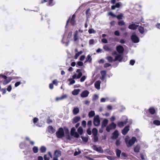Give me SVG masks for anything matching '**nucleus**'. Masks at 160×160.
<instances>
[{"label": "nucleus", "mask_w": 160, "mask_h": 160, "mask_svg": "<svg viewBox=\"0 0 160 160\" xmlns=\"http://www.w3.org/2000/svg\"><path fill=\"white\" fill-rule=\"evenodd\" d=\"M137 139L136 137H133L131 139L128 140V138H126L125 139V141L127 147H129L133 145L135 142L136 141Z\"/></svg>", "instance_id": "f257e3e1"}, {"label": "nucleus", "mask_w": 160, "mask_h": 160, "mask_svg": "<svg viewBox=\"0 0 160 160\" xmlns=\"http://www.w3.org/2000/svg\"><path fill=\"white\" fill-rule=\"evenodd\" d=\"M57 137L58 138H61L65 136L64 132L62 128H59L56 133Z\"/></svg>", "instance_id": "f03ea898"}, {"label": "nucleus", "mask_w": 160, "mask_h": 160, "mask_svg": "<svg viewBox=\"0 0 160 160\" xmlns=\"http://www.w3.org/2000/svg\"><path fill=\"white\" fill-rule=\"evenodd\" d=\"M76 15L75 14H74L72 15L71 18L70 19V17L68 18V20L67 22V23L66 24V27L68 25L69 22H70V23L72 25H74L75 23L76 22V21L75 20Z\"/></svg>", "instance_id": "7ed1b4c3"}, {"label": "nucleus", "mask_w": 160, "mask_h": 160, "mask_svg": "<svg viewBox=\"0 0 160 160\" xmlns=\"http://www.w3.org/2000/svg\"><path fill=\"white\" fill-rule=\"evenodd\" d=\"M108 15L111 16L113 18L116 17L118 20L122 19L123 17V15L122 13H121L120 14L117 16L114 14L112 12H110L108 13Z\"/></svg>", "instance_id": "20e7f679"}, {"label": "nucleus", "mask_w": 160, "mask_h": 160, "mask_svg": "<svg viewBox=\"0 0 160 160\" xmlns=\"http://www.w3.org/2000/svg\"><path fill=\"white\" fill-rule=\"evenodd\" d=\"M100 120L98 115H96L93 118V124L96 126L99 125L100 124Z\"/></svg>", "instance_id": "39448f33"}, {"label": "nucleus", "mask_w": 160, "mask_h": 160, "mask_svg": "<svg viewBox=\"0 0 160 160\" xmlns=\"http://www.w3.org/2000/svg\"><path fill=\"white\" fill-rule=\"evenodd\" d=\"M61 155V151L58 150H55L54 153V157L52 160H58V158Z\"/></svg>", "instance_id": "423d86ee"}, {"label": "nucleus", "mask_w": 160, "mask_h": 160, "mask_svg": "<svg viewBox=\"0 0 160 160\" xmlns=\"http://www.w3.org/2000/svg\"><path fill=\"white\" fill-rule=\"evenodd\" d=\"M9 81L7 80V77L6 76L2 75L0 76V82H3L4 84H7L9 82Z\"/></svg>", "instance_id": "0eeeda50"}, {"label": "nucleus", "mask_w": 160, "mask_h": 160, "mask_svg": "<svg viewBox=\"0 0 160 160\" xmlns=\"http://www.w3.org/2000/svg\"><path fill=\"white\" fill-rule=\"evenodd\" d=\"M132 41L135 43L139 42V40L138 37L136 34H132L131 37Z\"/></svg>", "instance_id": "6e6552de"}, {"label": "nucleus", "mask_w": 160, "mask_h": 160, "mask_svg": "<svg viewBox=\"0 0 160 160\" xmlns=\"http://www.w3.org/2000/svg\"><path fill=\"white\" fill-rule=\"evenodd\" d=\"M92 148L94 150H95L97 152H99L101 153H102L103 152V149L100 146L99 147H97V145H95L92 146Z\"/></svg>", "instance_id": "1a4fd4ad"}, {"label": "nucleus", "mask_w": 160, "mask_h": 160, "mask_svg": "<svg viewBox=\"0 0 160 160\" xmlns=\"http://www.w3.org/2000/svg\"><path fill=\"white\" fill-rule=\"evenodd\" d=\"M129 126L128 125L125 126L122 131V133L123 135H125L129 130Z\"/></svg>", "instance_id": "9d476101"}, {"label": "nucleus", "mask_w": 160, "mask_h": 160, "mask_svg": "<svg viewBox=\"0 0 160 160\" xmlns=\"http://www.w3.org/2000/svg\"><path fill=\"white\" fill-rule=\"evenodd\" d=\"M128 119H126L124 122H119L117 123V126L118 127L120 128L122 127L124 125L126 124V123L128 122Z\"/></svg>", "instance_id": "9b49d317"}, {"label": "nucleus", "mask_w": 160, "mask_h": 160, "mask_svg": "<svg viewBox=\"0 0 160 160\" xmlns=\"http://www.w3.org/2000/svg\"><path fill=\"white\" fill-rule=\"evenodd\" d=\"M112 139H116L118 137L119 134L117 130H115L112 134Z\"/></svg>", "instance_id": "f8f14e48"}, {"label": "nucleus", "mask_w": 160, "mask_h": 160, "mask_svg": "<svg viewBox=\"0 0 160 160\" xmlns=\"http://www.w3.org/2000/svg\"><path fill=\"white\" fill-rule=\"evenodd\" d=\"M100 73L102 75L100 79L102 81H103L106 76L107 72L105 70H102L100 72Z\"/></svg>", "instance_id": "ddd939ff"}, {"label": "nucleus", "mask_w": 160, "mask_h": 160, "mask_svg": "<svg viewBox=\"0 0 160 160\" xmlns=\"http://www.w3.org/2000/svg\"><path fill=\"white\" fill-rule=\"evenodd\" d=\"M116 50L118 52L120 53H122L124 50L123 47L121 45L117 46L116 47Z\"/></svg>", "instance_id": "4468645a"}, {"label": "nucleus", "mask_w": 160, "mask_h": 160, "mask_svg": "<svg viewBox=\"0 0 160 160\" xmlns=\"http://www.w3.org/2000/svg\"><path fill=\"white\" fill-rule=\"evenodd\" d=\"M89 93V92L88 90L84 91L81 94V97L82 98L86 97L88 96Z\"/></svg>", "instance_id": "2eb2a0df"}, {"label": "nucleus", "mask_w": 160, "mask_h": 160, "mask_svg": "<svg viewBox=\"0 0 160 160\" xmlns=\"http://www.w3.org/2000/svg\"><path fill=\"white\" fill-rule=\"evenodd\" d=\"M81 119V118L80 116H76L74 118L72 119V123L73 124H74L80 121Z\"/></svg>", "instance_id": "dca6fc26"}, {"label": "nucleus", "mask_w": 160, "mask_h": 160, "mask_svg": "<svg viewBox=\"0 0 160 160\" xmlns=\"http://www.w3.org/2000/svg\"><path fill=\"white\" fill-rule=\"evenodd\" d=\"M138 26V25H136L135 24H132L130 25L128 28L130 29L134 30L136 29Z\"/></svg>", "instance_id": "f3484780"}, {"label": "nucleus", "mask_w": 160, "mask_h": 160, "mask_svg": "<svg viewBox=\"0 0 160 160\" xmlns=\"http://www.w3.org/2000/svg\"><path fill=\"white\" fill-rule=\"evenodd\" d=\"M122 57L121 55L118 54L115 57L114 61L115 62L117 60H118L119 62H121L122 61Z\"/></svg>", "instance_id": "a211bd4d"}, {"label": "nucleus", "mask_w": 160, "mask_h": 160, "mask_svg": "<svg viewBox=\"0 0 160 160\" xmlns=\"http://www.w3.org/2000/svg\"><path fill=\"white\" fill-rule=\"evenodd\" d=\"M149 112L151 114H154L156 113V110L153 107H150L148 110Z\"/></svg>", "instance_id": "6ab92c4d"}, {"label": "nucleus", "mask_w": 160, "mask_h": 160, "mask_svg": "<svg viewBox=\"0 0 160 160\" xmlns=\"http://www.w3.org/2000/svg\"><path fill=\"white\" fill-rule=\"evenodd\" d=\"M48 132L51 133H53L55 132V130L52 126H49L48 127Z\"/></svg>", "instance_id": "aec40b11"}, {"label": "nucleus", "mask_w": 160, "mask_h": 160, "mask_svg": "<svg viewBox=\"0 0 160 160\" xmlns=\"http://www.w3.org/2000/svg\"><path fill=\"white\" fill-rule=\"evenodd\" d=\"M101 83V82L99 80L95 82L94 86L96 88L98 89H100Z\"/></svg>", "instance_id": "412c9836"}, {"label": "nucleus", "mask_w": 160, "mask_h": 160, "mask_svg": "<svg viewBox=\"0 0 160 160\" xmlns=\"http://www.w3.org/2000/svg\"><path fill=\"white\" fill-rule=\"evenodd\" d=\"M108 123V120L106 119L103 120L102 122V128H104L106 126Z\"/></svg>", "instance_id": "4be33fe9"}, {"label": "nucleus", "mask_w": 160, "mask_h": 160, "mask_svg": "<svg viewBox=\"0 0 160 160\" xmlns=\"http://www.w3.org/2000/svg\"><path fill=\"white\" fill-rule=\"evenodd\" d=\"M67 98V96L66 94H64L62 95L61 97H57L56 98V100L57 101L62 100L64 99H65Z\"/></svg>", "instance_id": "5701e85b"}, {"label": "nucleus", "mask_w": 160, "mask_h": 160, "mask_svg": "<svg viewBox=\"0 0 160 160\" xmlns=\"http://www.w3.org/2000/svg\"><path fill=\"white\" fill-rule=\"evenodd\" d=\"M81 70L80 69H78L76 71L77 72H79L77 76V78H79L82 75V73L81 72Z\"/></svg>", "instance_id": "b1692460"}, {"label": "nucleus", "mask_w": 160, "mask_h": 160, "mask_svg": "<svg viewBox=\"0 0 160 160\" xmlns=\"http://www.w3.org/2000/svg\"><path fill=\"white\" fill-rule=\"evenodd\" d=\"M120 4L119 2L117 3L115 5H112L111 6V9L114 10L116 8H119L120 7Z\"/></svg>", "instance_id": "393cba45"}, {"label": "nucleus", "mask_w": 160, "mask_h": 160, "mask_svg": "<svg viewBox=\"0 0 160 160\" xmlns=\"http://www.w3.org/2000/svg\"><path fill=\"white\" fill-rule=\"evenodd\" d=\"M80 91L79 89H75L72 91V93L73 95H77L78 94Z\"/></svg>", "instance_id": "a878e982"}, {"label": "nucleus", "mask_w": 160, "mask_h": 160, "mask_svg": "<svg viewBox=\"0 0 160 160\" xmlns=\"http://www.w3.org/2000/svg\"><path fill=\"white\" fill-rule=\"evenodd\" d=\"M73 39L75 41H77L78 39V31L77 30L74 32Z\"/></svg>", "instance_id": "bb28decb"}, {"label": "nucleus", "mask_w": 160, "mask_h": 160, "mask_svg": "<svg viewBox=\"0 0 160 160\" xmlns=\"http://www.w3.org/2000/svg\"><path fill=\"white\" fill-rule=\"evenodd\" d=\"M103 48L107 51H112V49L107 45H105L103 46Z\"/></svg>", "instance_id": "cd10ccee"}, {"label": "nucleus", "mask_w": 160, "mask_h": 160, "mask_svg": "<svg viewBox=\"0 0 160 160\" xmlns=\"http://www.w3.org/2000/svg\"><path fill=\"white\" fill-rule=\"evenodd\" d=\"M116 155L118 158H119L121 154V150L117 149L116 150Z\"/></svg>", "instance_id": "c85d7f7f"}, {"label": "nucleus", "mask_w": 160, "mask_h": 160, "mask_svg": "<svg viewBox=\"0 0 160 160\" xmlns=\"http://www.w3.org/2000/svg\"><path fill=\"white\" fill-rule=\"evenodd\" d=\"M106 59L109 62H114V59H113V58L111 56H107L106 58Z\"/></svg>", "instance_id": "c756f323"}, {"label": "nucleus", "mask_w": 160, "mask_h": 160, "mask_svg": "<svg viewBox=\"0 0 160 160\" xmlns=\"http://www.w3.org/2000/svg\"><path fill=\"white\" fill-rule=\"evenodd\" d=\"M79 112V109L78 108H74L73 110V113L74 115H77Z\"/></svg>", "instance_id": "7c9ffc66"}, {"label": "nucleus", "mask_w": 160, "mask_h": 160, "mask_svg": "<svg viewBox=\"0 0 160 160\" xmlns=\"http://www.w3.org/2000/svg\"><path fill=\"white\" fill-rule=\"evenodd\" d=\"M40 150L41 153H44L46 151V148L45 147L42 146L40 148Z\"/></svg>", "instance_id": "2f4dec72"}, {"label": "nucleus", "mask_w": 160, "mask_h": 160, "mask_svg": "<svg viewBox=\"0 0 160 160\" xmlns=\"http://www.w3.org/2000/svg\"><path fill=\"white\" fill-rule=\"evenodd\" d=\"M140 147L139 146L137 145L134 148V152H140Z\"/></svg>", "instance_id": "473e14b6"}, {"label": "nucleus", "mask_w": 160, "mask_h": 160, "mask_svg": "<svg viewBox=\"0 0 160 160\" xmlns=\"http://www.w3.org/2000/svg\"><path fill=\"white\" fill-rule=\"evenodd\" d=\"M139 32L141 34H143L144 32V28L142 26H140L138 28Z\"/></svg>", "instance_id": "72a5a7b5"}, {"label": "nucleus", "mask_w": 160, "mask_h": 160, "mask_svg": "<svg viewBox=\"0 0 160 160\" xmlns=\"http://www.w3.org/2000/svg\"><path fill=\"white\" fill-rule=\"evenodd\" d=\"M109 126L112 129H115L116 127V124L113 122H112L111 124H109Z\"/></svg>", "instance_id": "f704fd0d"}, {"label": "nucleus", "mask_w": 160, "mask_h": 160, "mask_svg": "<svg viewBox=\"0 0 160 160\" xmlns=\"http://www.w3.org/2000/svg\"><path fill=\"white\" fill-rule=\"evenodd\" d=\"M95 115L94 111H91L89 112L88 116L89 118H91L93 117Z\"/></svg>", "instance_id": "c9c22d12"}, {"label": "nucleus", "mask_w": 160, "mask_h": 160, "mask_svg": "<svg viewBox=\"0 0 160 160\" xmlns=\"http://www.w3.org/2000/svg\"><path fill=\"white\" fill-rule=\"evenodd\" d=\"M78 132L80 135H81L82 134L83 130L81 127H80L78 128Z\"/></svg>", "instance_id": "e433bc0d"}, {"label": "nucleus", "mask_w": 160, "mask_h": 160, "mask_svg": "<svg viewBox=\"0 0 160 160\" xmlns=\"http://www.w3.org/2000/svg\"><path fill=\"white\" fill-rule=\"evenodd\" d=\"M121 158L122 159H126V158L127 157V155L126 153L125 152H122L121 153Z\"/></svg>", "instance_id": "4c0bfd02"}, {"label": "nucleus", "mask_w": 160, "mask_h": 160, "mask_svg": "<svg viewBox=\"0 0 160 160\" xmlns=\"http://www.w3.org/2000/svg\"><path fill=\"white\" fill-rule=\"evenodd\" d=\"M92 133L93 135H97L98 130L96 128H93L92 130Z\"/></svg>", "instance_id": "58836bf2"}, {"label": "nucleus", "mask_w": 160, "mask_h": 160, "mask_svg": "<svg viewBox=\"0 0 160 160\" xmlns=\"http://www.w3.org/2000/svg\"><path fill=\"white\" fill-rule=\"evenodd\" d=\"M153 123L157 126H159L160 125V121L158 120H155L153 121Z\"/></svg>", "instance_id": "ea45409f"}, {"label": "nucleus", "mask_w": 160, "mask_h": 160, "mask_svg": "<svg viewBox=\"0 0 160 160\" xmlns=\"http://www.w3.org/2000/svg\"><path fill=\"white\" fill-rule=\"evenodd\" d=\"M76 131V129L74 127H72L71 130V134L72 136H73L74 135V133L76 132L75 131Z\"/></svg>", "instance_id": "a19ab883"}, {"label": "nucleus", "mask_w": 160, "mask_h": 160, "mask_svg": "<svg viewBox=\"0 0 160 160\" xmlns=\"http://www.w3.org/2000/svg\"><path fill=\"white\" fill-rule=\"evenodd\" d=\"M118 25L119 26H122L125 25V23L123 20L121 21L118 22Z\"/></svg>", "instance_id": "79ce46f5"}, {"label": "nucleus", "mask_w": 160, "mask_h": 160, "mask_svg": "<svg viewBox=\"0 0 160 160\" xmlns=\"http://www.w3.org/2000/svg\"><path fill=\"white\" fill-rule=\"evenodd\" d=\"M65 133L67 136L69 137V131L67 128H64Z\"/></svg>", "instance_id": "37998d69"}, {"label": "nucleus", "mask_w": 160, "mask_h": 160, "mask_svg": "<svg viewBox=\"0 0 160 160\" xmlns=\"http://www.w3.org/2000/svg\"><path fill=\"white\" fill-rule=\"evenodd\" d=\"M83 63L81 61H78L77 63L76 67H78V66H82L83 65Z\"/></svg>", "instance_id": "c03bdc74"}, {"label": "nucleus", "mask_w": 160, "mask_h": 160, "mask_svg": "<svg viewBox=\"0 0 160 160\" xmlns=\"http://www.w3.org/2000/svg\"><path fill=\"white\" fill-rule=\"evenodd\" d=\"M33 152L34 153H37L38 152V149L37 147L34 146L32 148Z\"/></svg>", "instance_id": "a18cd8bd"}, {"label": "nucleus", "mask_w": 160, "mask_h": 160, "mask_svg": "<svg viewBox=\"0 0 160 160\" xmlns=\"http://www.w3.org/2000/svg\"><path fill=\"white\" fill-rule=\"evenodd\" d=\"M88 32L89 34L94 33L96 32L92 28L89 29L88 30Z\"/></svg>", "instance_id": "49530a36"}, {"label": "nucleus", "mask_w": 160, "mask_h": 160, "mask_svg": "<svg viewBox=\"0 0 160 160\" xmlns=\"http://www.w3.org/2000/svg\"><path fill=\"white\" fill-rule=\"evenodd\" d=\"M68 81H70L69 85H71L73 84L75 82V81L72 79H69Z\"/></svg>", "instance_id": "de8ad7c7"}, {"label": "nucleus", "mask_w": 160, "mask_h": 160, "mask_svg": "<svg viewBox=\"0 0 160 160\" xmlns=\"http://www.w3.org/2000/svg\"><path fill=\"white\" fill-rule=\"evenodd\" d=\"M94 137H93V142H98V136H97V135H93Z\"/></svg>", "instance_id": "09e8293b"}, {"label": "nucleus", "mask_w": 160, "mask_h": 160, "mask_svg": "<svg viewBox=\"0 0 160 160\" xmlns=\"http://www.w3.org/2000/svg\"><path fill=\"white\" fill-rule=\"evenodd\" d=\"M81 138L82 140L85 142H87L88 141V139L87 137L82 136Z\"/></svg>", "instance_id": "8fccbe9b"}, {"label": "nucleus", "mask_w": 160, "mask_h": 160, "mask_svg": "<svg viewBox=\"0 0 160 160\" xmlns=\"http://www.w3.org/2000/svg\"><path fill=\"white\" fill-rule=\"evenodd\" d=\"M121 143L120 139H117L116 142V145L117 146H119Z\"/></svg>", "instance_id": "3c124183"}, {"label": "nucleus", "mask_w": 160, "mask_h": 160, "mask_svg": "<svg viewBox=\"0 0 160 160\" xmlns=\"http://www.w3.org/2000/svg\"><path fill=\"white\" fill-rule=\"evenodd\" d=\"M92 59L91 58V56L89 55H88V56L86 58V62H87L88 61H89V62H91L92 60Z\"/></svg>", "instance_id": "603ef678"}, {"label": "nucleus", "mask_w": 160, "mask_h": 160, "mask_svg": "<svg viewBox=\"0 0 160 160\" xmlns=\"http://www.w3.org/2000/svg\"><path fill=\"white\" fill-rule=\"evenodd\" d=\"M98 96L97 94H94L92 100H96L98 98Z\"/></svg>", "instance_id": "864d4df0"}, {"label": "nucleus", "mask_w": 160, "mask_h": 160, "mask_svg": "<svg viewBox=\"0 0 160 160\" xmlns=\"http://www.w3.org/2000/svg\"><path fill=\"white\" fill-rule=\"evenodd\" d=\"M111 66V64H110L108 63H106L104 64V68H107L110 66Z\"/></svg>", "instance_id": "5fc2aeb1"}, {"label": "nucleus", "mask_w": 160, "mask_h": 160, "mask_svg": "<svg viewBox=\"0 0 160 160\" xmlns=\"http://www.w3.org/2000/svg\"><path fill=\"white\" fill-rule=\"evenodd\" d=\"M86 122L85 121L83 120L82 122V125L85 128L86 127Z\"/></svg>", "instance_id": "6e6d98bb"}, {"label": "nucleus", "mask_w": 160, "mask_h": 160, "mask_svg": "<svg viewBox=\"0 0 160 160\" xmlns=\"http://www.w3.org/2000/svg\"><path fill=\"white\" fill-rule=\"evenodd\" d=\"M92 125V121L91 120L88 121L87 125L89 128H90Z\"/></svg>", "instance_id": "4d7b16f0"}, {"label": "nucleus", "mask_w": 160, "mask_h": 160, "mask_svg": "<svg viewBox=\"0 0 160 160\" xmlns=\"http://www.w3.org/2000/svg\"><path fill=\"white\" fill-rule=\"evenodd\" d=\"M58 81L57 79H55L52 81V83L56 86L58 85Z\"/></svg>", "instance_id": "13d9d810"}, {"label": "nucleus", "mask_w": 160, "mask_h": 160, "mask_svg": "<svg viewBox=\"0 0 160 160\" xmlns=\"http://www.w3.org/2000/svg\"><path fill=\"white\" fill-rule=\"evenodd\" d=\"M38 121V119L37 118L35 117L33 119V122L35 124L37 123Z\"/></svg>", "instance_id": "bf43d9fd"}, {"label": "nucleus", "mask_w": 160, "mask_h": 160, "mask_svg": "<svg viewBox=\"0 0 160 160\" xmlns=\"http://www.w3.org/2000/svg\"><path fill=\"white\" fill-rule=\"evenodd\" d=\"M86 79V77L85 76H83L80 79V81L81 82H84Z\"/></svg>", "instance_id": "052dcab7"}, {"label": "nucleus", "mask_w": 160, "mask_h": 160, "mask_svg": "<svg viewBox=\"0 0 160 160\" xmlns=\"http://www.w3.org/2000/svg\"><path fill=\"white\" fill-rule=\"evenodd\" d=\"M44 160H49L50 158L49 157H48L47 154H45L44 156Z\"/></svg>", "instance_id": "680f3d73"}, {"label": "nucleus", "mask_w": 160, "mask_h": 160, "mask_svg": "<svg viewBox=\"0 0 160 160\" xmlns=\"http://www.w3.org/2000/svg\"><path fill=\"white\" fill-rule=\"evenodd\" d=\"M111 129H112L109 125L106 127V130L108 132H109Z\"/></svg>", "instance_id": "e2e57ef3"}, {"label": "nucleus", "mask_w": 160, "mask_h": 160, "mask_svg": "<svg viewBox=\"0 0 160 160\" xmlns=\"http://www.w3.org/2000/svg\"><path fill=\"white\" fill-rule=\"evenodd\" d=\"M94 40L93 39H90L89 41V44L90 45H92L94 44Z\"/></svg>", "instance_id": "0e129e2a"}, {"label": "nucleus", "mask_w": 160, "mask_h": 160, "mask_svg": "<svg viewBox=\"0 0 160 160\" xmlns=\"http://www.w3.org/2000/svg\"><path fill=\"white\" fill-rule=\"evenodd\" d=\"M85 58V56L84 55H82L80 57L79 60L81 61H83L84 60Z\"/></svg>", "instance_id": "69168bd1"}, {"label": "nucleus", "mask_w": 160, "mask_h": 160, "mask_svg": "<svg viewBox=\"0 0 160 160\" xmlns=\"http://www.w3.org/2000/svg\"><path fill=\"white\" fill-rule=\"evenodd\" d=\"M52 122V121L51 119H50V118H48L47 119V122L48 123V124H49L51 122Z\"/></svg>", "instance_id": "338daca9"}, {"label": "nucleus", "mask_w": 160, "mask_h": 160, "mask_svg": "<svg viewBox=\"0 0 160 160\" xmlns=\"http://www.w3.org/2000/svg\"><path fill=\"white\" fill-rule=\"evenodd\" d=\"M114 33L115 35L117 36H119L120 35L119 32L118 30L114 32Z\"/></svg>", "instance_id": "774afa93"}]
</instances>
